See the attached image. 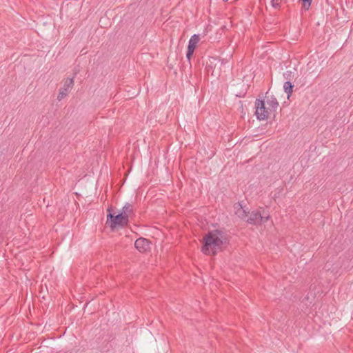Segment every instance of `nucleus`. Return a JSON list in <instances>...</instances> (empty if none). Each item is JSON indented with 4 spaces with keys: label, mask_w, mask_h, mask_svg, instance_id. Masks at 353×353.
Returning <instances> with one entry per match:
<instances>
[{
    "label": "nucleus",
    "mask_w": 353,
    "mask_h": 353,
    "mask_svg": "<svg viewBox=\"0 0 353 353\" xmlns=\"http://www.w3.org/2000/svg\"><path fill=\"white\" fill-rule=\"evenodd\" d=\"M201 251L206 255L215 256L229 244L228 235L220 230L209 231L203 236Z\"/></svg>",
    "instance_id": "1"
},
{
    "label": "nucleus",
    "mask_w": 353,
    "mask_h": 353,
    "mask_svg": "<svg viewBox=\"0 0 353 353\" xmlns=\"http://www.w3.org/2000/svg\"><path fill=\"white\" fill-rule=\"evenodd\" d=\"M112 209L111 207L108 208L107 212H108L107 214V221L106 224L111 228L113 231L116 228H123L128 225L129 223V219L126 217V216L123 215L121 212L117 215H114L112 213Z\"/></svg>",
    "instance_id": "2"
},
{
    "label": "nucleus",
    "mask_w": 353,
    "mask_h": 353,
    "mask_svg": "<svg viewBox=\"0 0 353 353\" xmlns=\"http://www.w3.org/2000/svg\"><path fill=\"white\" fill-rule=\"evenodd\" d=\"M255 114L259 120H265L268 118L269 109L265 107L264 100L256 99L255 101Z\"/></svg>",
    "instance_id": "3"
},
{
    "label": "nucleus",
    "mask_w": 353,
    "mask_h": 353,
    "mask_svg": "<svg viewBox=\"0 0 353 353\" xmlns=\"http://www.w3.org/2000/svg\"><path fill=\"white\" fill-rule=\"evenodd\" d=\"M134 247L141 253H147L150 251L151 242L150 240L140 237L134 242Z\"/></svg>",
    "instance_id": "4"
},
{
    "label": "nucleus",
    "mask_w": 353,
    "mask_h": 353,
    "mask_svg": "<svg viewBox=\"0 0 353 353\" xmlns=\"http://www.w3.org/2000/svg\"><path fill=\"white\" fill-rule=\"evenodd\" d=\"M74 85V79L73 78H67L65 81L63 86L59 90L57 99L59 101H61L65 97H66L68 93L70 92V90L72 88Z\"/></svg>",
    "instance_id": "5"
},
{
    "label": "nucleus",
    "mask_w": 353,
    "mask_h": 353,
    "mask_svg": "<svg viewBox=\"0 0 353 353\" xmlns=\"http://www.w3.org/2000/svg\"><path fill=\"white\" fill-rule=\"evenodd\" d=\"M261 213L259 210L249 212L246 222L253 225H261Z\"/></svg>",
    "instance_id": "6"
},
{
    "label": "nucleus",
    "mask_w": 353,
    "mask_h": 353,
    "mask_svg": "<svg viewBox=\"0 0 353 353\" xmlns=\"http://www.w3.org/2000/svg\"><path fill=\"white\" fill-rule=\"evenodd\" d=\"M235 209L236 215L241 219L246 221L247 217L248 216L249 212L246 211L243 207L240 202H237L234 205Z\"/></svg>",
    "instance_id": "7"
},
{
    "label": "nucleus",
    "mask_w": 353,
    "mask_h": 353,
    "mask_svg": "<svg viewBox=\"0 0 353 353\" xmlns=\"http://www.w3.org/2000/svg\"><path fill=\"white\" fill-rule=\"evenodd\" d=\"M268 92L266 93L265 99L268 105H269L268 109L270 112H274L279 107V103L277 99L274 96L268 95Z\"/></svg>",
    "instance_id": "8"
},
{
    "label": "nucleus",
    "mask_w": 353,
    "mask_h": 353,
    "mask_svg": "<svg viewBox=\"0 0 353 353\" xmlns=\"http://www.w3.org/2000/svg\"><path fill=\"white\" fill-rule=\"evenodd\" d=\"M121 213L126 216L128 219H129V217H130L132 215H134L133 205L129 203H125V205L123 207Z\"/></svg>",
    "instance_id": "9"
},
{
    "label": "nucleus",
    "mask_w": 353,
    "mask_h": 353,
    "mask_svg": "<svg viewBox=\"0 0 353 353\" xmlns=\"http://www.w3.org/2000/svg\"><path fill=\"white\" fill-rule=\"evenodd\" d=\"M199 39L200 38L199 34L192 35L189 41L188 47L195 50V48H196V44L199 41Z\"/></svg>",
    "instance_id": "10"
},
{
    "label": "nucleus",
    "mask_w": 353,
    "mask_h": 353,
    "mask_svg": "<svg viewBox=\"0 0 353 353\" xmlns=\"http://www.w3.org/2000/svg\"><path fill=\"white\" fill-rule=\"evenodd\" d=\"M294 85L290 81H288L284 83L283 88L284 91L288 94V97L289 98L293 91Z\"/></svg>",
    "instance_id": "11"
},
{
    "label": "nucleus",
    "mask_w": 353,
    "mask_h": 353,
    "mask_svg": "<svg viewBox=\"0 0 353 353\" xmlns=\"http://www.w3.org/2000/svg\"><path fill=\"white\" fill-rule=\"evenodd\" d=\"M302 2V8L305 11L309 10L312 0H300Z\"/></svg>",
    "instance_id": "12"
},
{
    "label": "nucleus",
    "mask_w": 353,
    "mask_h": 353,
    "mask_svg": "<svg viewBox=\"0 0 353 353\" xmlns=\"http://www.w3.org/2000/svg\"><path fill=\"white\" fill-rule=\"evenodd\" d=\"M194 51V49L188 47L186 57L188 60H190L191 57L193 55Z\"/></svg>",
    "instance_id": "13"
},
{
    "label": "nucleus",
    "mask_w": 353,
    "mask_h": 353,
    "mask_svg": "<svg viewBox=\"0 0 353 353\" xmlns=\"http://www.w3.org/2000/svg\"><path fill=\"white\" fill-rule=\"evenodd\" d=\"M261 216H262V218H261V224L265 223L270 219V215L269 214H265L264 212L263 214H261Z\"/></svg>",
    "instance_id": "14"
},
{
    "label": "nucleus",
    "mask_w": 353,
    "mask_h": 353,
    "mask_svg": "<svg viewBox=\"0 0 353 353\" xmlns=\"http://www.w3.org/2000/svg\"><path fill=\"white\" fill-rule=\"evenodd\" d=\"M272 3V6L274 8H279L280 7V3H278V0L275 1V0H272L271 1Z\"/></svg>",
    "instance_id": "15"
},
{
    "label": "nucleus",
    "mask_w": 353,
    "mask_h": 353,
    "mask_svg": "<svg viewBox=\"0 0 353 353\" xmlns=\"http://www.w3.org/2000/svg\"><path fill=\"white\" fill-rule=\"evenodd\" d=\"M291 74L292 72H287L286 73H284L283 75H284V77L286 79H290V76H291Z\"/></svg>",
    "instance_id": "16"
}]
</instances>
